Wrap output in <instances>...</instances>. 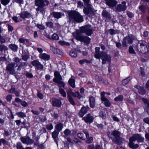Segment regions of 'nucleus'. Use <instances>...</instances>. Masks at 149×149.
I'll list each match as a JSON object with an SVG mask.
<instances>
[{
    "mask_svg": "<svg viewBox=\"0 0 149 149\" xmlns=\"http://www.w3.org/2000/svg\"><path fill=\"white\" fill-rule=\"evenodd\" d=\"M100 48L99 47H96L95 48V52L94 54L95 57L97 59H100L101 58V52L100 53Z\"/></svg>",
    "mask_w": 149,
    "mask_h": 149,
    "instance_id": "21",
    "label": "nucleus"
},
{
    "mask_svg": "<svg viewBox=\"0 0 149 149\" xmlns=\"http://www.w3.org/2000/svg\"><path fill=\"white\" fill-rule=\"evenodd\" d=\"M10 0H1V3L3 5L6 6L10 2Z\"/></svg>",
    "mask_w": 149,
    "mask_h": 149,
    "instance_id": "50",
    "label": "nucleus"
},
{
    "mask_svg": "<svg viewBox=\"0 0 149 149\" xmlns=\"http://www.w3.org/2000/svg\"><path fill=\"white\" fill-rule=\"evenodd\" d=\"M148 46L147 43L145 41H139L137 45L138 50L142 53H146L148 51Z\"/></svg>",
    "mask_w": 149,
    "mask_h": 149,
    "instance_id": "5",
    "label": "nucleus"
},
{
    "mask_svg": "<svg viewBox=\"0 0 149 149\" xmlns=\"http://www.w3.org/2000/svg\"><path fill=\"white\" fill-rule=\"evenodd\" d=\"M13 60L15 64V67H16L17 66V63H19L21 60L18 57H15L13 58Z\"/></svg>",
    "mask_w": 149,
    "mask_h": 149,
    "instance_id": "39",
    "label": "nucleus"
},
{
    "mask_svg": "<svg viewBox=\"0 0 149 149\" xmlns=\"http://www.w3.org/2000/svg\"><path fill=\"white\" fill-rule=\"evenodd\" d=\"M8 28L9 31H12L13 30V27L10 24H8Z\"/></svg>",
    "mask_w": 149,
    "mask_h": 149,
    "instance_id": "64",
    "label": "nucleus"
},
{
    "mask_svg": "<svg viewBox=\"0 0 149 149\" xmlns=\"http://www.w3.org/2000/svg\"><path fill=\"white\" fill-rule=\"evenodd\" d=\"M99 116L103 119H104L106 118V114L104 112L102 111L99 113Z\"/></svg>",
    "mask_w": 149,
    "mask_h": 149,
    "instance_id": "44",
    "label": "nucleus"
},
{
    "mask_svg": "<svg viewBox=\"0 0 149 149\" xmlns=\"http://www.w3.org/2000/svg\"><path fill=\"white\" fill-rule=\"evenodd\" d=\"M67 97H72V95L73 97H77L79 99H80L83 97V96L81 95L78 91L75 92L74 93L72 92L71 88H69L67 91Z\"/></svg>",
    "mask_w": 149,
    "mask_h": 149,
    "instance_id": "10",
    "label": "nucleus"
},
{
    "mask_svg": "<svg viewBox=\"0 0 149 149\" xmlns=\"http://www.w3.org/2000/svg\"><path fill=\"white\" fill-rule=\"evenodd\" d=\"M70 55L73 58H75L77 56V54L76 52L73 50H71L70 53Z\"/></svg>",
    "mask_w": 149,
    "mask_h": 149,
    "instance_id": "40",
    "label": "nucleus"
},
{
    "mask_svg": "<svg viewBox=\"0 0 149 149\" xmlns=\"http://www.w3.org/2000/svg\"><path fill=\"white\" fill-rule=\"evenodd\" d=\"M63 132L64 134L65 135H66L67 136H68L70 134L71 131L69 129H66Z\"/></svg>",
    "mask_w": 149,
    "mask_h": 149,
    "instance_id": "53",
    "label": "nucleus"
},
{
    "mask_svg": "<svg viewBox=\"0 0 149 149\" xmlns=\"http://www.w3.org/2000/svg\"><path fill=\"white\" fill-rule=\"evenodd\" d=\"M68 17L69 22L74 21L77 23H81L84 21L83 16L78 12L75 10L68 11Z\"/></svg>",
    "mask_w": 149,
    "mask_h": 149,
    "instance_id": "2",
    "label": "nucleus"
},
{
    "mask_svg": "<svg viewBox=\"0 0 149 149\" xmlns=\"http://www.w3.org/2000/svg\"><path fill=\"white\" fill-rule=\"evenodd\" d=\"M94 118L93 117L91 116L90 113H88L83 118V120L86 123H91L93 121Z\"/></svg>",
    "mask_w": 149,
    "mask_h": 149,
    "instance_id": "18",
    "label": "nucleus"
},
{
    "mask_svg": "<svg viewBox=\"0 0 149 149\" xmlns=\"http://www.w3.org/2000/svg\"><path fill=\"white\" fill-rule=\"evenodd\" d=\"M49 3V2L46 0L44 1L43 0H38V11H40L42 14L45 13V10L43 7L48 5Z\"/></svg>",
    "mask_w": 149,
    "mask_h": 149,
    "instance_id": "6",
    "label": "nucleus"
},
{
    "mask_svg": "<svg viewBox=\"0 0 149 149\" xmlns=\"http://www.w3.org/2000/svg\"><path fill=\"white\" fill-rule=\"evenodd\" d=\"M21 141L24 144L27 145H31L32 144L34 141L32 139L28 137H21L20 139Z\"/></svg>",
    "mask_w": 149,
    "mask_h": 149,
    "instance_id": "13",
    "label": "nucleus"
},
{
    "mask_svg": "<svg viewBox=\"0 0 149 149\" xmlns=\"http://www.w3.org/2000/svg\"><path fill=\"white\" fill-rule=\"evenodd\" d=\"M142 101L145 104L144 109L146 110L147 113L149 114V100L142 98Z\"/></svg>",
    "mask_w": 149,
    "mask_h": 149,
    "instance_id": "20",
    "label": "nucleus"
},
{
    "mask_svg": "<svg viewBox=\"0 0 149 149\" xmlns=\"http://www.w3.org/2000/svg\"><path fill=\"white\" fill-rule=\"evenodd\" d=\"M16 114L19 117H21L22 118L25 117L26 116V115L25 114V113L22 112H17L16 113Z\"/></svg>",
    "mask_w": 149,
    "mask_h": 149,
    "instance_id": "37",
    "label": "nucleus"
},
{
    "mask_svg": "<svg viewBox=\"0 0 149 149\" xmlns=\"http://www.w3.org/2000/svg\"><path fill=\"white\" fill-rule=\"evenodd\" d=\"M78 7L81 8L83 6V3L81 1H78L77 2Z\"/></svg>",
    "mask_w": 149,
    "mask_h": 149,
    "instance_id": "62",
    "label": "nucleus"
},
{
    "mask_svg": "<svg viewBox=\"0 0 149 149\" xmlns=\"http://www.w3.org/2000/svg\"><path fill=\"white\" fill-rule=\"evenodd\" d=\"M68 100L70 103L73 106H74L76 104L72 97H68Z\"/></svg>",
    "mask_w": 149,
    "mask_h": 149,
    "instance_id": "43",
    "label": "nucleus"
},
{
    "mask_svg": "<svg viewBox=\"0 0 149 149\" xmlns=\"http://www.w3.org/2000/svg\"><path fill=\"white\" fill-rule=\"evenodd\" d=\"M139 9L142 12L144 13L146 10V8L145 6L143 5H141L139 7Z\"/></svg>",
    "mask_w": 149,
    "mask_h": 149,
    "instance_id": "49",
    "label": "nucleus"
},
{
    "mask_svg": "<svg viewBox=\"0 0 149 149\" xmlns=\"http://www.w3.org/2000/svg\"><path fill=\"white\" fill-rule=\"evenodd\" d=\"M12 96L11 95H8L6 97V99L8 102H10L12 100Z\"/></svg>",
    "mask_w": 149,
    "mask_h": 149,
    "instance_id": "56",
    "label": "nucleus"
},
{
    "mask_svg": "<svg viewBox=\"0 0 149 149\" xmlns=\"http://www.w3.org/2000/svg\"><path fill=\"white\" fill-rule=\"evenodd\" d=\"M102 16L106 18H108L110 19L111 17L110 13L105 10H104L102 12Z\"/></svg>",
    "mask_w": 149,
    "mask_h": 149,
    "instance_id": "24",
    "label": "nucleus"
},
{
    "mask_svg": "<svg viewBox=\"0 0 149 149\" xmlns=\"http://www.w3.org/2000/svg\"><path fill=\"white\" fill-rule=\"evenodd\" d=\"M87 111L88 110L85 107H83L79 113V116L80 117H82L84 114L87 113Z\"/></svg>",
    "mask_w": 149,
    "mask_h": 149,
    "instance_id": "23",
    "label": "nucleus"
},
{
    "mask_svg": "<svg viewBox=\"0 0 149 149\" xmlns=\"http://www.w3.org/2000/svg\"><path fill=\"white\" fill-rule=\"evenodd\" d=\"M59 133V132L55 130L54 131L52 132V137L53 138L54 141L56 144H57V143L58 142V140L57 138L58 137Z\"/></svg>",
    "mask_w": 149,
    "mask_h": 149,
    "instance_id": "25",
    "label": "nucleus"
},
{
    "mask_svg": "<svg viewBox=\"0 0 149 149\" xmlns=\"http://www.w3.org/2000/svg\"><path fill=\"white\" fill-rule=\"evenodd\" d=\"M54 54H58L60 55H62L63 53L60 49H58L56 48L54 52Z\"/></svg>",
    "mask_w": 149,
    "mask_h": 149,
    "instance_id": "54",
    "label": "nucleus"
},
{
    "mask_svg": "<svg viewBox=\"0 0 149 149\" xmlns=\"http://www.w3.org/2000/svg\"><path fill=\"white\" fill-rule=\"evenodd\" d=\"M38 56L40 58L47 61L49 60L50 58L49 55L45 53L40 54Z\"/></svg>",
    "mask_w": 149,
    "mask_h": 149,
    "instance_id": "22",
    "label": "nucleus"
},
{
    "mask_svg": "<svg viewBox=\"0 0 149 149\" xmlns=\"http://www.w3.org/2000/svg\"><path fill=\"white\" fill-rule=\"evenodd\" d=\"M131 79L130 77H129L125 79H123L122 81V84L124 86L128 84Z\"/></svg>",
    "mask_w": 149,
    "mask_h": 149,
    "instance_id": "31",
    "label": "nucleus"
},
{
    "mask_svg": "<svg viewBox=\"0 0 149 149\" xmlns=\"http://www.w3.org/2000/svg\"><path fill=\"white\" fill-rule=\"evenodd\" d=\"M129 52L130 54H136L135 52L133 49V47L132 46H130L129 49Z\"/></svg>",
    "mask_w": 149,
    "mask_h": 149,
    "instance_id": "46",
    "label": "nucleus"
},
{
    "mask_svg": "<svg viewBox=\"0 0 149 149\" xmlns=\"http://www.w3.org/2000/svg\"><path fill=\"white\" fill-rule=\"evenodd\" d=\"M15 64L14 63H11L7 65L6 67V70L10 74L12 75H14L16 74L15 70Z\"/></svg>",
    "mask_w": 149,
    "mask_h": 149,
    "instance_id": "11",
    "label": "nucleus"
},
{
    "mask_svg": "<svg viewBox=\"0 0 149 149\" xmlns=\"http://www.w3.org/2000/svg\"><path fill=\"white\" fill-rule=\"evenodd\" d=\"M87 27H91V25H87L85 26H82L80 28V30H77L75 37L76 39L81 42H84L86 44H89L90 42L91 39L88 37L81 36L82 33H85Z\"/></svg>",
    "mask_w": 149,
    "mask_h": 149,
    "instance_id": "1",
    "label": "nucleus"
},
{
    "mask_svg": "<svg viewBox=\"0 0 149 149\" xmlns=\"http://www.w3.org/2000/svg\"><path fill=\"white\" fill-rule=\"evenodd\" d=\"M77 137L80 139L82 140H84L85 139L84 134L83 133H78L77 134Z\"/></svg>",
    "mask_w": 149,
    "mask_h": 149,
    "instance_id": "41",
    "label": "nucleus"
},
{
    "mask_svg": "<svg viewBox=\"0 0 149 149\" xmlns=\"http://www.w3.org/2000/svg\"><path fill=\"white\" fill-rule=\"evenodd\" d=\"M54 75L55 77L53 79V81L54 82L56 83L62 79V77L60 75V73L58 71H55L54 72Z\"/></svg>",
    "mask_w": 149,
    "mask_h": 149,
    "instance_id": "17",
    "label": "nucleus"
},
{
    "mask_svg": "<svg viewBox=\"0 0 149 149\" xmlns=\"http://www.w3.org/2000/svg\"><path fill=\"white\" fill-rule=\"evenodd\" d=\"M56 83L60 84V85L59 86V87H62L63 88H65V84L62 81H61V80H60L56 82Z\"/></svg>",
    "mask_w": 149,
    "mask_h": 149,
    "instance_id": "45",
    "label": "nucleus"
},
{
    "mask_svg": "<svg viewBox=\"0 0 149 149\" xmlns=\"http://www.w3.org/2000/svg\"><path fill=\"white\" fill-rule=\"evenodd\" d=\"M79 63L81 65L83 64L84 62H86L87 63H90V62L88 60L86 59H84L81 60L79 61Z\"/></svg>",
    "mask_w": 149,
    "mask_h": 149,
    "instance_id": "48",
    "label": "nucleus"
},
{
    "mask_svg": "<svg viewBox=\"0 0 149 149\" xmlns=\"http://www.w3.org/2000/svg\"><path fill=\"white\" fill-rule=\"evenodd\" d=\"M101 56V58L102 60V63L103 65L106 64L107 61L109 62L111 61V58L110 56L107 54L106 52L102 51Z\"/></svg>",
    "mask_w": 149,
    "mask_h": 149,
    "instance_id": "8",
    "label": "nucleus"
},
{
    "mask_svg": "<svg viewBox=\"0 0 149 149\" xmlns=\"http://www.w3.org/2000/svg\"><path fill=\"white\" fill-rule=\"evenodd\" d=\"M29 58V56L28 53L24 54L23 53L22 55V59L24 61H26Z\"/></svg>",
    "mask_w": 149,
    "mask_h": 149,
    "instance_id": "38",
    "label": "nucleus"
},
{
    "mask_svg": "<svg viewBox=\"0 0 149 149\" xmlns=\"http://www.w3.org/2000/svg\"><path fill=\"white\" fill-rule=\"evenodd\" d=\"M8 49V48L3 45H0V50L2 51L3 50H6Z\"/></svg>",
    "mask_w": 149,
    "mask_h": 149,
    "instance_id": "51",
    "label": "nucleus"
},
{
    "mask_svg": "<svg viewBox=\"0 0 149 149\" xmlns=\"http://www.w3.org/2000/svg\"><path fill=\"white\" fill-rule=\"evenodd\" d=\"M63 127V125L61 123L57 124L55 126V130L59 132L61 131Z\"/></svg>",
    "mask_w": 149,
    "mask_h": 149,
    "instance_id": "26",
    "label": "nucleus"
},
{
    "mask_svg": "<svg viewBox=\"0 0 149 149\" xmlns=\"http://www.w3.org/2000/svg\"><path fill=\"white\" fill-rule=\"evenodd\" d=\"M70 85L73 88L75 87V80L72 79H70L68 81Z\"/></svg>",
    "mask_w": 149,
    "mask_h": 149,
    "instance_id": "32",
    "label": "nucleus"
},
{
    "mask_svg": "<svg viewBox=\"0 0 149 149\" xmlns=\"http://www.w3.org/2000/svg\"><path fill=\"white\" fill-rule=\"evenodd\" d=\"M59 92L62 96L64 97H66V94L65 92L63 89L60 87H59Z\"/></svg>",
    "mask_w": 149,
    "mask_h": 149,
    "instance_id": "34",
    "label": "nucleus"
},
{
    "mask_svg": "<svg viewBox=\"0 0 149 149\" xmlns=\"http://www.w3.org/2000/svg\"><path fill=\"white\" fill-rule=\"evenodd\" d=\"M84 3V4L85 6L88 5H91L89 3L90 2V0H83Z\"/></svg>",
    "mask_w": 149,
    "mask_h": 149,
    "instance_id": "60",
    "label": "nucleus"
},
{
    "mask_svg": "<svg viewBox=\"0 0 149 149\" xmlns=\"http://www.w3.org/2000/svg\"><path fill=\"white\" fill-rule=\"evenodd\" d=\"M40 120L42 122H44L47 120V119L45 116H40L39 117Z\"/></svg>",
    "mask_w": 149,
    "mask_h": 149,
    "instance_id": "52",
    "label": "nucleus"
},
{
    "mask_svg": "<svg viewBox=\"0 0 149 149\" xmlns=\"http://www.w3.org/2000/svg\"><path fill=\"white\" fill-rule=\"evenodd\" d=\"M87 147V149H95V148L94 145L93 144L88 145Z\"/></svg>",
    "mask_w": 149,
    "mask_h": 149,
    "instance_id": "58",
    "label": "nucleus"
},
{
    "mask_svg": "<svg viewBox=\"0 0 149 149\" xmlns=\"http://www.w3.org/2000/svg\"><path fill=\"white\" fill-rule=\"evenodd\" d=\"M129 142L128 143L129 146L132 149L137 148L139 147L138 144H134L133 142L136 141L139 142H143L144 141V138L141 136L140 134H135L129 138Z\"/></svg>",
    "mask_w": 149,
    "mask_h": 149,
    "instance_id": "3",
    "label": "nucleus"
},
{
    "mask_svg": "<svg viewBox=\"0 0 149 149\" xmlns=\"http://www.w3.org/2000/svg\"><path fill=\"white\" fill-rule=\"evenodd\" d=\"M51 15H52L54 18L57 19H59L62 16V14L60 12H54L52 13Z\"/></svg>",
    "mask_w": 149,
    "mask_h": 149,
    "instance_id": "28",
    "label": "nucleus"
},
{
    "mask_svg": "<svg viewBox=\"0 0 149 149\" xmlns=\"http://www.w3.org/2000/svg\"><path fill=\"white\" fill-rule=\"evenodd\" d=\"M89 100L90 107L92 108H94L95 107V103L94 98L93 96H91L90 97Z\"/></svg>",
    "mask_w": 149,
    "mask_h": 149,
    "instance_id": "27",
    "label": "nucleus"
},
{
    "mask_svg": "<svg viewBox=\"0 0 149 149\" xmlns=\"http://www.w3.org/2000/svg\"><path fill=\"white\" fill-rule=\"evenodd\" d=\"M138 89V91L140 94L144 95L146 93V91L143 87L139 86Z\"/></svg>",
    "mask_w": 149,
    "mask_h": 149,
    "instance_id": "35",
    "label": "nucleus"
},
{
    "mask_svg": "<svg viewBox=\"0 0 149 149\" xmlns=\"http://www.w3.org/2000/svg\"><path fill=\"white\" fill-rule=\"evenodd\" d=\"M123 96L122 95H119L114 99V100L116 102H121L123 100Z\"/></svg>",
    "mask_w": 149,
    "mask_h": 149,
    "instance_id": "33",
    "label": "nucleus"
},
{
    "mask_svg": "<svg viewBox=\"0 0 149 149\" xmlns=\"http://www.w3.org/2000/svg\"><path fill=\"white\" fill-rule=\"evenodd\" d=\"M106 1V4L109 6V8H113L116 6L118 3L117 1L115 0H104Z\"/></svg>",
    "mask_w": 149,
    "mask_h": 149,
    "instance_id": "15",
    "label": "nucleus"
},
{
    "mask_svg": "<svg viewBox=\"0 0 149 149\" xmlns=\"http://www.w3.org/2000/svg\"><path fill=\"white\" fill-rule=\"evenodd\" d=\"M46 128L47 129L50 130L53 128V126L52 124H49L47 125Z\"/></svg>",
    "mask_w": 149,
    "mask_h": 149,
    "instance_id": "59",
    "label": "nucleus"
},
{
    "mask_svg": "<svg viewBox=\"0 0 149 149\" xmlns=\"http://www.w3.org/2000/svg\"><path fill=\"white\" fill-rule=\"evenodd\" d=\"M46 25L47 27L49 28H54L53 24L51 21L46 22Z\"/></svg>",
    "mask_w": 149,
    "mask_h": 149,
    "instance_id": "42",
    "label": "nucleus"
},
{
    "mask_svg": "<svg viewBox=\"0 0 149 149\" xmlns=\"http://www.w3.org/2000/svg\"><path fill=\"white\" fill-rule=\"evenodd\" d=\"M19 15H20V17L22 19L29 18L31 16L30 13L25 11H22Z\"/></svg>",
    "mask_w": 149,
    "mask_h": 149,
    "instance_id": "16",
    "label": "nucleus"
},
{
    "mask_svg": "<svg viewBox=\"0 0 149 149\" xmlns=\"http://www.w3.org/2000/svg\"><path fill=\"white\" fill-rule=\"evenodd\" d=\"M116 12H120L121 11H124L126 9V2L123 1L121 3V4L118 5L116 8Z\"/></svg>",
    "mask_w": 149,
    "mask_h": 149,
    "instance_id": "12",
    "label": "nucleus"
},
{
    "mask_svg": "<svg viewBox=\"0 0 149 149\" xmlns=\"http://www.w3.org/2000/svg\"><path fill=\"white\" fill-rule=\"evenodd\" d=\"M52 104L53 106L58 108L61 106L62 102L60 100L55 98H52Z\"/></svg>",
    "mask_w": 149,
    "mask_h": 149,
    "instance_id": "14",
    "label": "nucleus"
},
{
    "mask_svg": "<svg viewBox=\"0 0 149 149\" xmlns=\"http://www.w3.org/2000/svg\"><path fill=\"white\" fill-rule=\"evenodd\" d=\"M83 132L85 134L86 138L87 139L85 141L86 143L88 144L91 143L93 141V138L92 137H89V134L87 131L84 130L83 131Z\"/></svg>",
    "mask_w": 149,
    "mask_h": 149,
    "instance_id": "19",
    "label": "nucleus"
},
{
    "mask_svg": "<svg viewBox=\"0 0 149 149\" xmlns=\"http://www.w3.org/2000/svg\"><path fill=\"white\" fill-rule=\"evenodd\" d=\"M120 132L116 130L112 131L111 133L110 132L108 133V135L110 138H112L113 136V142L118 145H120L122 143L123 139L120 137Z\"/></svg>",
    "mask_w": 149,
    "mask_h": 149,
    "instance_id": "4",
    "label": "nucleus"
},
{
    "mask_svg": "<svg viewBox=\"0 0 149 149\" xmlns=\"http://www.w3.org/2000/svg\"><path fill=\"white\" fill-rule=\"evenodd\" d=\"M88 27H87L85 33L88 36L91 35L93 33V31L92 30L90 29Z\"/></svg>",
    "mask_w": 149,
    "mask_h": 149,
    "instance_id": "36",
    "label": "nucleus"
},
{
    "mask_svg": "<svg viewBox=\"0 0 149 149\" xmlns=\"http://www.w3.org/2000/svg\"><path fill=\"white\" fill-rule=\"evenodd\" d=\"M43 68V65L40 64V63L38 61V69H42Z\"/></svg>",
    "mask_w": 149,
    "mask_h": 149,
    "instance_id": "63",
    "label": "nucleus"
},
{
    "mask_svg": "<svg viewBox=\"0 0 149 149\" xmlns=\"http://www.w3.org/2000/svg\"><path fill=\"white\" fill-rule=\"evenodd\" d=\"M52 38L53 40H58V37L57 34L54 33L52 36Z\"/></svg>",
    "mask_w": 149,
    "mask_h": 149,
    "instance_id": "55",
    "label": "nucleus"
},
{
    "mask_svg": "<svg viewBox=\"0 0 149 149\" xmlns=\"http://www.w3.org/2000/svg\"><path fill=\"white\" fill-rule=\"evenodd\" d=\"M21 104L22 106H23L24 107H26L28 106L27 103L24 101H22L21 102Z\"/></svg>",
    "mask_w": 149,
    "mask_h": 149,
    "instance_id": "61",
    "label": "nucleus"
},
{
    "mask_svg": "<svg viewBox=\"0 0 149 149\" xmlns=\"http://www.w3.org/2000/svg\"><path fill=\"white\" fill-rule=\"evenodd\" d=\"M9 47L14 52H16L17 51L18 47L15 44H11L9 46Z\"/></svg>",
    "mask_w": 149,
    "mask_h": 149,
    "instance_id": "30",
    "label": "nucleus"
},
{
    "mask_svg": "<svg viewBox=\"0 0 149 149\" xmlns=\"http://www.w3.org/2000/svg\"><path fill=\"white\" fill-rule=\"evenodd\" d=\"M17 149H24L22 143L20 142H18L17 144Z\"/></svg>",
    "mask_w": 149,
    "mask_h": 149,
    "instance_id": "47",
    "label": "nucleus"
},
{
    "mask_svg": "<svg viewBox=\"0 0 149 149\" xmlns=\"http://www.w3.org/2000/svg\"><path fill=\"white\" fill-rule=\"evenodd\" d=\"M134 37L132 35H128L127 37H125L122 42V45L124 47L127 46V44H131L133 43V40L134 39Z\"/></svg>",
    "mask_w": 149,
    "mask_h": 149,
    "instance_id": "7",
    "label": "nucleus"
},
{
    "mask_svg": "<svg viewBox=\"0 0 149 149\" xmlns=\"http://www.w3.org/2000/svg\"><path fill=\"white\" fill-rule=\"evenodd\" d=\"M109 32L111 35H113L116 33H117V31L111 29L109 30Z\"/></svg>",
    "mask_w": 149,
    "mask_h": 149,
    "instance_id": "57",
    "label": "nucleus"
},
{
    "mask_svg": "<svg viewBox=\"0 0 149 149\" xmlns=\"http://www.w3.org/2000/svg\"><path fill=\"white\" fill-rule=\"evenodd\" d=\"M102 101L104 102L105 105L107 107L110 106L111 104L109 100L106 98H103Z\"/></svg>",
    "mask_w": 149,
    "mask_h": 149,
    "instance_id": "29",
    "label": "nucleus"
},
{
    "mask_svg": "<svg viewBox=\"0 0 149 149\" xmlns=\"http://www.w3.org/2000/svg\"><path fill=\"white\" fill-rule=\"evenodd\" d=\"M85 6L86 7H84L83 9L84 13L87 15L90 14V15H94L95 12L92 7V5L91 4Z\"/></svg>",
    "mask_w": 149,
    "mask_h": 149,
    "instance_id": "9",
    "label": "nucleus"
}]
</instances>
